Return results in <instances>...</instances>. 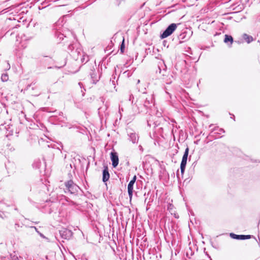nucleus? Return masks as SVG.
Instances as JSON below:
<instances>
[{"label":"nucleus","instance_id":"7ed1b4c3","mask_svg":"<svg viewBox=\"0 0 260 260\" xmlns=\"http://www.w3.org/2000/svg\"><path fill=\"white\" fill-rule=\"evenodd\" d=\"M146 246V237L145 235L141 238V241L140 244V250H137V260H142V255L143 256V260H145V250Z\"/></svg>","mask_w":260,"mask_h":260},{"label":"nucleus","instance_id":"49530a36","mask_svg":"<svg viewBox=\"0 0 260 260\" xmlns=\"http://www.w3.org/2000/svg\"><path fill=\"white\" fill-rule=\"evenodd\" d=\"M4 205H5V204H4ZM6 205L7 207H9V205H6Z\"/></svg>","mask_w":260,"mask_h":260},{"label":"nucleus","instance_id":"6e6552de","mask_svg":"<svg viewBox=\"0 0 260 260\" xmlns=\"http://www.w3.org/2000/svg\"><path fill=\"white\" fill-rule=\"evenodd\" d=\"M145 15V12L139 14V17H140L139 20L140 21V25L138 27V30L140 31L141 30H143L144 31V34H146V31H145V26L146 25V20L144 19V16Z\"/></svg>","mask_w":260,"mask_h":260},{"label":"nucleus","instance_id":"f03ea898","mask_svg":"<svg viewBox=\"0 0 260 260\" xmlns=\"http://www.w3.org/2000/svg\"><path fill=\"white\" fill-rule=\"evenodd\" d=\"M65 188H64L65 193H70L72 194L77 195L78 194L80 187L75 184L72 180H70L64 182Z\"/></svg>","mask_w":260,"mask_h":260},{"label":"nucleus","instance_id":"a211bd4d","mask_svg":"<svg viewBox=\"0 0 260 260\" xmlns=\"http://www.w3.org/2000/svg\"><path fill=\"white\" fill-rule=\"evenodd\" d=\"M125 42H124V39H123L122 41L121 42L120 45V53L121 54L124 53V50H125Z\"/></svg>","mask_w":260,"mask_h":260},{"label":"nucleus","instance_id":"39448f33","mask_svg":"<svg viewBox=\"0 0 260 260\" xmlns=\"http://www.w3.org/2000/svg\"><path fill=\"white\" fill-rule=\"evenodd\" d=\"M59 233L61 238L68 240L72 238L73 235L71 230L66 228L59 230Z\"/></svg>","mask_w":260,"mask_h":260},{"label":"nucleus","instance_id":"f3484780","mask_svg":"<svg viewBox=\"0 0 260 260\" xmlns=\"http://www.w3.org/2000/svg\"><path fill=\"white\" fill-rule=\"evenodd\" d=\"M41 165V162L40 160L38 159L34 161L32 164V167L35 169H39Z\"/></svg>","mask_w":260,"mask_h":260},{"label":"nucleus","instance_id":"c03bdc74","mask_svg":"<svg viewBox=\"0 0 260 260\" xmlns=\"http://www.w3.org/2000/svg\"><path fill=\"white\" fill-rule=\"evenodd\" d=\"M142 260H143V256L142 255Z\"/></svg>","mask_w":260,"mask_h":260},{"label":"nucleus","instance_id":"b1692460","mask_svg":"<svg viewBox=\"0 0 260 260\" xmlns=\"http://www.w3.org/2000/svg\"><path fill=\"white\" fill-rule=\"evenodd\" d=\"M230 236L233 239L239 240V235L235 234L234 233H231Z\"/></svg>","mask_w":260,"mask_h":260},{"label":"nucleus","instance_id":"6ab92c4d","mask_svg":"<svg viewBox=\"0 0 260 260\" xmlns=\"http://www.w3.org/2000/svg\"><path fill=\"white\" fill-rule=\"evenodd\" d=\"M251 235H239V240L249 239L251 238Z\"/></svg>","mask_w":260,"mask_h":260},{"label":"nucleus","instance_id":"ea45409f","mask_svg":"<svg viewBox=\"0 0 260 260\" xmlns=\"http://www.w3.org/2000/svg\"><path fill=\"white\" fill-rule=\"evenodd\" d=\"M5 166H6V169H8V168H7V165H6H6H5Z\"/></svg>","mask_w":260,"mask_h":260},{"label":"nucleus","instance_id":"bb28decb","mask_svg":"<svg viewBox=\"0 0 260 260\" xmlns=\"http://www.w3.org/2000/svg\"><path fill=\"white\" fill-rule=\"evenodd\" d=\"M0 217L2 219H4L6 217L4 212H0Z\"/></svg>","mask_w":260,"mask_h":260},{"label":"nucleus","instance_id":"cd10ccee","mask_svg":"<svg viewBox=\"0 0 260 260\" xmlns=\"http://www.w3.org/2000/svg\"><path fill=\"white\" fill-rule=\"evenodd\" d=\"M146 2L143 3L140 7L139 10H141L145 6Z\"/></svg>","mask_w":260,"mask_h":260},{"label":"nucleus","instance_id":"a18cd8bd","mask_svg":"<svg viewBox=\"0 0 260 260\" xmlns=\"http://www.w3.org/2000/svg\"><path fill=\"white\" fill-rule=\"evenodd\" d=\"M0 208L2 209H3V208L2 207H1V206H0Z\"/></svg>","mask_w":260,"mask_h":260},{"label":"nucleus","instance_id":"c9c22d12","mask_svg":"<svg viewBox=\"0 0 260 260\" xmlns=\"http://www.w3.org/2000/svg\"><path fill=\"white\" fill-rule=\"evenodd\" d=\"M61 147L62 149L63 148V145L60 143Z\"/></svg>","mask_w":260,"mask_h":260},{"label":"nucleus","instance_id":"ddd939ff","mask_svg":"<svg viewBox=\"0 0 260 260\" xmlns=\"http://www.w3.org/2000/svg\"><path fill=\"white\" fill-rule=\"evenodd\" d=\"M55 36L57 39H59V41L63 40L64 38H67L66 35L62 33L61 31L59 30H56L55 32Z\"/></svg>","mask_w":260,"mask_h":260},{"label":"nucleus","instance_id":"a878e982","mask_svg":"<svg viewBox=\"0 0 260 260\" xmlns=\"http://www.w3.org/2000/svg\"><path fill=\"white\" fill-rule=\"evenodd\" d=\"M66 63H67V60L65 59L64 61H63V63L62 64H61L60 66H59V67H57L56 66V67L58 68H61L62 67H64L66 64Z\"/></svg>","mask_w":260,"mask_h":260},{"label":"nucleus","instance_id":"1a4fd4ad","mask_svg":"<svg viewBox=\"0 0 260 260\" xmlns=\"http://www.w3.org/2000/svg\"><path fill=\"white\" fill-rule=\"evenodd\" d=\"M110 158L112 161V165L114 168H115L118 165L119 158L118 153L115 151L110 153Z\"/></svg>","mask_w":260,"mask_h":260},{"label":"nucleus","instance_id":"2eb2a0df","mask_svg":"<svg viewBox=\"0 0 260 260\" xmlns=\"http://www.w3.org/2000/svg\"><path fill=\"white\" fill-rule=\"evenodd\" d=\"M130 140L133 143H135L138 141V137L135 133H131L129 135Z\"/></svg>","mask_w":260,"mask_h":260},{"label":"nucleus","instance_id":"412c9836","mask_svg":"<svg viewBox=\"0 0 260 260\" xmlns=\"http://www.w3.org/2000/svg\"><path fill=\"white\" fill-rule=\"evenodd\" d=\"M9 79V77L7 74H3L1 76V79L3 82L7 81Z\"/></svg>","mask_w":260,"mask_h":260},{"label":"nucleus","instance_id":"20e7f679","mask_svg":"<svg viewBox=\"0 0 260 260\" xmlns=\"http://www.w3.org/2000/svg\"><path fill=\"white\" fill-rule=\"evenodd\" d=\"M179 24H180V23L177 24L175 23H172L170 24L161 35V38L162 39H164L172 35L177 28V25Z\"/></svg>","mask_w":260,"mask_h":260},{"label":"nucleus","instance_id":"c85d7f7f","mask_svg":"<svg viewBox=\"0 0 260 260\" xmlns=\"http://www.w3.org/2000/svg\"><path fill=\"white\" fill-rule=\"evenodd\" d=\"M69 35L71 36L72 37H73L75 39L74 34L71 31H68Z\"/></svg>","mask_w":260,"mask_h":260},{"label":"nucleus","instance_id":"f704fd0d","mask_svg":"<svg viewBox=\"0 0 260 260\" xmlns=\"http://www.w3.org/2000/svg\"><path fill=\"white\" fill-rule=\"evenodd\" d=\"M28 201L30 202H32V201L31 199H30L29 198L28 199Z\"/></svg>","mask_w":260,"mask_h":260},{"label":"nucleus","instance_id":"f257e3e1","mask_svg":"<svg viewBox=\"0 0 260 260\" xmlns=\"http://www.w3.org/2000/svg\"><path fill=\"white\" fill-rule=\"evenodd\" d=\"M67 51L75 60H78L80 58L81 62H84L85 58L82 55V49L80 47V44L77 41H73L68 44Z\"/></svg>","mask_w":260,"mask_h":260},{"label":"nucleus","instance_id":"0eeeda50","mask_svg":"<svg viewBox=\"0 0 260 260\" xmlns=\"http://www.w3.org/2000/svg\"><path fill=\"white\" fill-rule=\"evenodd\" d=\"M110 175L109 172V168L107 165H104L103 170L102 171V181L107 184V181L109 180Z\"/></svg>","mask_w":260,"mask_h":260},{"label":"nucleus","instance_id":"4c0bfd02","mask_svg":"<svg viewBox=\"0 0 260 260\" xmlns=\"http://www.w3.org/2000/svg\"><path fill=\"white\" fill-rule=\"evenodd\" d=\"M2 202H2V201H0V205H2V204H2Z\"/></svg>","mask_w":260,"mask_h":260},{"label":"nucleus","instance_id":"e433bc0d","mask_svg":"<svg viewBox=\"0 0 260 260\" xmlns=\"http://www.w3.org/2000/svg\"><path fill=\"white\" fill-rule=\"evenodd\" d=\"M140 80H138L137 83L139 84V83H140Z\"/></svg>","mask_w":260,"mask_h":260},{"label":"nucleus","instance_id":"423d86ee","mask_svg":"<svg viewBox=\"0 0 260 260\" xmlns=\"http://www.w3.org/2000/svg\"><path fill=\"white\" fill-rule=\"evenodd\" d=\"M188 152H189V148H188V147H187L185 149L184 153L182 157L181 165H180V169H181V172L182 174L184 173V170L185 169V166H186V165L187 163V157H188Z\"/></svg>","mask_w":260,"mask_h":260},{"label":"nucleus","instance_id":"9d476101","mask_svg":"<svg viewBox=\"0 0 260 260\" xmlns=\"http://www.w3.org/2000/svg\"><path fill=\"white\" fill-rule=\"evenodd\" d=\"M136 176H134L133 179L129 181L127 185V192L130 199H131L133 197L134 185L136 181Z\"/></svg>","mask_w":260,"mask_h":260},{"label":"nucleus","instance_id":"4be33fe9","mask_svg":"<svg viewBox=\"0 0 260 260\" xmlns=\"http://www.w3.org/2000/svg\"><path fill=\"white\" fill-rule=\"evenodd\" d=\"M138 91L143 94H145L146 93V87H141L140 86H139L138 87Z\"/></svg>","mask_w":260,"mask_h":260},{"label":"nucleus","instance_id":"a19ab883","mask_svg":"<svg viewBox=\"0 0 260 260\" xmlns=\"http://www.w3.org/2000/svg\"><path fill=\"white\" fill-rule=\"evenodd\" d=\"M15 210L17 211V210H18V209H17V208H15Z\"/></svg>","mask_w":260,"mask_h":260},{"label":"nucleus","instance_id":"37998d69","mask_svg":"<svg viewBox=\"0 0 260 260\" xmlns=\"http://www.w3.org/2000/svg\"><path fill=\"white\" fill-rule=\"evenodd\" d=\"M145 188H146V185L144 186V189H145Z\"/></svg>","mask_w":260,"mask_h":260},{"label":"nucleus","instance_id":"de8ad7c7","mask_svg":"<svg viewBox=\"0 0 260 260\" xmlns=\"http://www.w3.org/2000/svg\"><path fill=\"white\" fill-rule=\"evenodd\" d=\"M51 212H52V211H51V210H50V211H49V213H51Z\"/></svg>","mask_w":260,"mask_h":260},{"label":"nucleus","instance_id":"dca6fc26","mask_svg":"<svg viewBox=\"0 0 260 260\" xmlns=\"http://www.w3.org/2000/svg\"><path fill=\"white\" fill-rule=\"evenodd\" d=\"M224 42L225 43L230 42V44H232L233 42V37L231 36L225 35L224 36Z\"/></svg>","mask_w":260,"mask_h":260},{"label":"nucleus","instance_id":"c756f323","mask_svg":"<svg viewBox=\"0 0 260 260\" xmlns=\"http://www.w3.org/2000/svg\"><path fill=\"white\" fill-rule=\"evenodd\" d=\"M139 149H140V150L141 151H143V147H142V146L140 145V146H139Z\"/></svg>","mask_w":260,"mask_h":260},{"label":"nucleus","instance_id":"7c9ffc66","mask_svg":"<svg viewBox=\"0 0 260 260\" xmlns=\"http://www.w3.org/2000/svg\"><path fill=\"white\" fill-rule=\"evenodd\" d=\"M15 228H16V227H19V226H20V225H19V223H16L15 224Z\"/></svg>","mask_w":260,"mask_h":260},{"label":"nucleus","instance_id":"5701e85b","mask_svg":"<svg viewBox=\"0 0 260 260\" xmlns=\"http://www.w3.org/2000/svg\"><path fill=\"white\" fill-rule=\"evenodd\" d=\"M30 228L35 229L36 231L39 234V235L41 237H42L43 238H46V237L43 234H42L41 233H40L39 231H38V229H37V228L36 227H35L34 226H32Z\"/></svg>","mask_w":260,"mask_h":260},{"label":"nucleus","instance_id":"4468645a","mask_svg":"<svg viewBox=\"0 0 260 260\" xmlns=\"http://www.w3.org/2000/svg\"><path fill=\"white\" fill-rule=\"evenodd\" d=\"M243 38L247 43H250L253 41V38L252 36H250L246 34H244L243 35Z\"/></svg>","mask_w":260,"mask_h":260},{"label":"nucleus","instance_id":"473e14b6","mask_svg":"<svg viewBox=\"0 0 260 260\" xmlns=\"http://www.w3.org/2000/svg\"><path fill=\"white\" fill-rule=\"evenodd\" d=\"M143 165L144 170H145V162L144 161H143Z\"/></svg>","mask_w":260,"mask_h":260},{"label":"nucleus","instance_id":"58836bf2","mask_svg":"<svg viewBox=\"0 0 260 260\" xmlns=\"http://www.w3.org/2000/svg\"><path fill=\"white\" fill-rule=\"evenodd\" d=\"M81 84H82V83H81V82H79V85L80 86H81Z\"/></svg>","mask_w":260,"mask_h":260},{"label":"nucleus","instance_id":"9b49d317","mask_svg":"<svg viewBox=\"0 0 260 260\" xmlns=\"http://www.w3.org/2000/svg\"><path fill=\"white\" fill-rule=\"evenodd\" d=\"M35 83H31L30 84L28 85L25 90L27 91H28L30 94H31L32 95L37 96L39 95L40 92H34L33 91L35 90L36 88V86H35Z\"/></svg>","mask_w":260,"mask_h":260},{"label":"nucleus","instance_id":"393cba45","mask_svg":"<svg viewBox=\"0 0 260 260\" xmlns=\"http://www.w3.org/2000/svg\"><path fill=\"white\" fill-rule=\"evenodd\" d=\"M115 79V77H114L113 80H111V79L110 81V82H111L112 84L114 86V88H115L116 82H117V81H115L114 80Z\"/></svg>","mask_w":260,"mask_h":260},{"label":"nucleus","instance_id":"72a5a7b5","mask_svg":"<svg viewBox=\"0 0 260 260\" xmlns=\"http://www.w3.org/2000/svg\"><path fill=\"white\" fill-rule=\"evenodd\" d=\"M63 113H62V112H60V113H59V116H63Z\"/></svg>","mask_w":260,"mask_h":260},{"label":"nucleus","instance_id":"aec40b11","mask_svg":"<svg viewBox=\"0 0 260 260\" xmlns=\"http://www.w3.org/2000/svg\"><path fill=\"white\" fill-rule=\"evenodd\" d=\"M60 200H64L67 202L72 203L74 204V202L73 201H72L68 197H67L64 196V195H62L60 197Z\"/></svg>","mask_w":260,"mask_h":260},{"label":"nucleus","instance_id":"79ce46f5","mask_svg":"<svg viewBox=\"0 0 260 260\" xmlns=\"http://www.w3.org/2000/svg\"><path fill=\"white\" fill-rule=\"evenodd\" d=\"M146 202V198L145 199L144 202L145 203Z\"/></svg>","mask_w":260,"mask_h":260},{"label":"nucleus","instance_id":"f8f14e48","mask_svg":"<svg viewBox=\"0 0 260 260\" xmlns=\"http://www.w3.org/2000/svg\"><path fill=\"white\" fill-rule=\"evenodd\" d=\"M90 75L91 76V78L92 79V83L93 84H96V82L99 80L100 77H98L95 73V71H92Z\"/></svg>","mask_w":260,"mask_h":260},{"label":"nucleus","instance_id":"2f4dec72","mask_svg":"<svg viewBox=\"0 0 260 260\" xmlns=\"http://www.w3.org/2000/svg\"><path fill=\"white\" fill-rule=\"evenodd\" d=\"M132 98H134V97H133V95L132 94H131L129 96V100L131 101Z\"/></svg>","mask_w":260,"mask_h":260}]
</instances>
